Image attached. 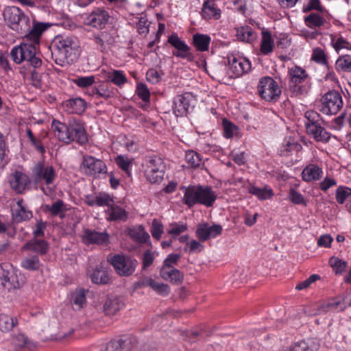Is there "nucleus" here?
Wrapping results in <instances>:
<instances>
[{
  "label": "nucleus",
  "mask_w": 351,
  "mask_h": 351,
  "mask_svg": "<svg viewBox=\"0 0 351 351\" xmlns=\"http://www.w3.org/2000/svg\"><path fill=\"white\" fill-rule=\"evenodd\" d=\"M182 189L184 193L182 202L189 208L196 204L212 207L217 198L216 192L209 186L190 185Z\"/></svg>",
  "instance_id": "obj_1"
},
{
  "label": "nucleus",
  "mask_w": 351,
  "mask_h": 351,
  "mask_svg": "<svg viewBox=\"0 0 351 351\" xmlns=\"http://www.w3.org/2000/svg\"><path fill=\"white\" fill-rule=\"evenodd\" d=\"M52 45L53 48L52 55L58 56L56 62L60 65L69 59L73 60L72 57L75 56L76 51L80 47L76 38L64 35L56 36Z\"/></svg>",
  "instance_id": "obj_2"
},
{
  "label": "nucleus",
  "mask_w": 351,
  "mask_h": 351,
  "mask_svg": "<svg viewBox=\"0 0 351 351\" xmlns=\"http://www.w3.org/2000/svg\"><path fill=\"white\" fill-rule=\"evenodd\" d=\"M32 177L36 184L44 183L46 186H41L40 190L46 195H51L54 189L51 186L53 184L57 175L51 165H45L44 162H37L32 169Z\"/></svg>",
  "instance_id": "obj_3"
},
{
  "label": "nucleus",
  "mask_w": 351,
  "mask_h": 351,
  "mask_svg": "<svg viewBox=\"0 0 351 351\" xmlns=\"http://www.w3.org/2000/svg\"><path fill=\"white\" fill-rule=\"evenodd\" d=\"M289 90L296 96L306 94L309 89L311 77L306 71L299 66H293L289 69Z\"/></svg>",
  "instance_id": "obj_4"
},
{
  "label": "nucleus",
  "mask_w": 351,
  "mask_h": 351,
  "mask_svg": "<svg viewBox=\"0 0 351 351\" xmlns=\"http://www.w3.org/2000/svg\"><path fill=\"white\" fill-rule=\"evenodd\" d=\"M3 17L8 26L21 35H23L29 29V17L17 7L12 6L5 8L3 12Z\"/></svg>",
  "instance_id": "obj_5"
},
{
  "label": "nucleus",
  "mask_w": 351,
  "mask_h": 351,
  "mask_svg": "<svg viewBox=\"0 0 351 351\" xmlns=\"http://www.w3.org/2000/svg\"><path fill=\"white\" fill-rule=\"evenodd\" d=\"M108 261L119 276L128 277L133 274L138 266V261L130 256L123 254L110 255Z\"/></svg>",
  "instance_id": "obj_6"
},
{
  "label": "nucleus",
  "mask_w": 351,
  "mask_h": 351,
  "mask_svg": "<svg viewBox=\"0 0 351 351\" xmlns=\"http://www.w3.org/2000/svg\"><path fill=\"white\" fill-rule=\"evenodd\" d=\"M257 91L262 99L269 102L278 101L282 93L278 83L269 76L261 77L259 80Z\"/></svg>",
  "instance_id": "obj_7"
},
{
  "label": "nucleus",
  "mask_w": 351,
  "mask_h": 351,
  "mask_svg": "<svg viewBox=\"0 0 351 351\" xmlns=\"http://www.w3.org/2000/svg\"><path fill=\"white\" fill-rule=\"evenodd\" d=\"M80 167L85 175L95 178H99L108 173L104 161L88 154L83 156Z\"/></svg>",
  "instance_id": "obj_8"
},
{
  "label": "nucleus",
  "mask_w": 351,
  "mask_h": 351,
  "mask_svg": "<svg viewBox=\"0 0 351 351\" xmlns=\"http://www.w3.org/2000/svg\"><path fill=\"white\" fill-rule=\"evenodd\" d=\"M145 175L150 182L158 183L162 181L165 174V165L163 160L157 156H147L145 160Z\"/></svg>",
  "instance_id": "obj_9"
},
{
  "label": "nucleus",
  "mask_w": 351,
  "mask_h": 351,
  "mask_svg": "<svg viewBox=\"0 0 351 351\" xmlns=\"http://www.w3.org/2000/svg\"><path fill=\"white\" fill-rule=\"evenodd\" d=\"M319 110L326 115L336 114L343 107V99L341 93L336 90L326 93L320 99Z\"/></svg>",
  "instance_id": "obj_10"
},
{
  "label": "nucleus",
  "mask_w": 351,
  "mask_h": 351,
  "mask_svg": "<svg viewBox=\"0 0 351 351\" xmlns=\"http://www.w3.org/2000/svg\"><path fill=\"white\" fill-rule=\"evenodd\" d=\"M231 77H239L247 73L252 69L250 61L239 53H231L227 56Z\"/></svg>",
  "instance_id": "obj_11"
},
{
  "label": "nucleus",
  "mask_w": 351,
  "mask_h": 351,
  "mask_svg": "<svg viewBox=\"0 0 351 351\" xmlns=\"http://www.w3.org/2000/svg\"><path fill=\"white\" fill-rule=\"evenodd\" d=\"M39 45L32 41H27L21 43L20 45L12 48L10 56L12 60L20 64L23 61H27L32 58L34 53H37Z\"/></svg>",
  "instance_id": "obj_12"
},
{
  "label": "nucleus",
  "mask_w": 351,
  "mask_h": 351,
  "mask_svg": "<svg viewBox=\"0 0 351 351\" xmlns=\"http://www.w3.org/2000/svg\"><path fill=\"white\" fill-rule=\"evenodd\" d=\"M194 100V97L191 93L176 95L173 100V113L178 117L186 115L189 109L193 108L192 103Z\"/></svg>",
  "instance_id": "obj_13"
},
{
  "label": "nucleus",
  "mask_w": 351,
  "mask_h": 351,
  "mask_svg": "<svg viewBox=\"0 0 351 351\" xmlns=\"http://www.w3.org/2000/svg\"><path fill=\"white\" fill-rule=\"evenodd\" d=\"M167 42L176 49L172 52L173 56L186 59L189 61L193 60L194 56L191 51V48L178 37L177 34H171L169 36Z\"/></svg>",
  "instance_id": "obj_14"
},
{
  "label": "nucleus",
  "mask_w": 351,
  "mask_h": 351,
  "mask_svg": "<svg viewBox=\"0 0 351 351\" xmlns=\"http://www.w3.org/2000/svg\"><path fill=\"white\" fill-rule=\"evenodd\" d=\"M110 15L104 8H98L93 10L85 19L84 24L96 29H104L108 24Z\"/></svg>",
  "instance_id": "obj_15"
},
{
  "label": "nucleus",
  "mask_w": 351,
  "mask_h": 351,
  "mask_svg": "<svg viewBox=\"0 0 351 351\" xmlns=\"http://www.w3.org/2000/svg\"><path fill=\"white\" fill-rule=\"evenodd\" d=\"M82 241L85 245L96 244L107 245L109 242V234L106 232H98L95 230L86 228L81 237Z\"/></svg>",
  "instance_id": "obj_16"
},
{
  "label": "nucleus",
  "mask_w": 351,
  "mask_h": 351,
  "mask_svg": "<svg viewBox=\"0 0 351 351\" xmlns=\"http://www.w3.org/2000/svg\"><path fill=\"white\" fill-rule=\"evenodd\" d=\"M8 267H11V266L5 263L1 265L3 272L0 276V285L3 289L10 291L19 288V284L15 280L16 276L13 269Z\"/></svg>",
  "instance_id": "obj_17"
},
{
  "label": "nucleus",
  "mask_w": 351,
  "mask_h": 351,
  "mask_svg": "<svg viewBox=\"0 0 351 351\" xmlns=\"http://www.w3.org/2000/svg\"><path fill=\"white\" fill-rule=\"evenodd\" d=\"M68 127L69 129V136H71V143L77 142L80 145L85 144L88 138L85 129L83 125L75 119H71L68 121Z\"/></svg>",
  "instance_id": "obj_18"
},
{
  "label": "nucleus",
  "mask_w": 351,
  "mask_h": 351,
  "mask_svg": "<svg viewBox=\"0 0 351 351\" xmlns=\"http://www.w3.org/2000/svg\"><path fill=\"white\" fill-rule=\"evenodd\" d=\"M222 232V227L218 224L208 226V224H200L197 226L196 235L200 241H206L210 238H215Z\"/></svg>",
  "instance_id": "obj_19"
},
{
  "label": "nucleus",
  "mask_w": 351,
  "mask_h": 351,
  "mask_svg": "<svg viewBox=\"0 0 351 351\" xmlns=\"http://www.w3.org/2000/svg\"><path fill=\"white\" fill-rule=\"evenodd\" d=\"M9 182L12 189L17 193H23L30 184V179L25 173L16 171L10 175Z\"/></svg>",
  "instance_id": "obj_20"
},
{
  "label": "nucleus",
  "mask_w": 351,
  "mask_h": 351,
  "mask_svg": "<svg viewBox=\"0 0 351 351\" xmlns=\"http://www.w3.org/2000/svg\"><path fill=\"white\" fill-rule=\"evenodd\" d=\"M347 296H346L345 294L337 295L330 300L328 302L322 304L317 308V311L312 315L326 313L330 310H337L339 306L340 308V311H343L346 308V305L343 304Z\"/></svg>",
  "instance_id": "obj_21"
},
{
  "label": "nucleus",
  "mask_w": 351,
  "mask_h": 351,
  "mask_svg": "<svg viewBox=\"0 0 351 351\" xmlns=\"http://www.w3.org/2000/svg\"><path fill=\"white\" fill-rule=\"evenodd\" d=\"M117 90L111 87L108 83L102 82L95 85L91 90L90 95L97 99L101 98L106 101L116 97Z\"/></svg>",
  "instance_id": "obj_22"
},
{
  "label": "nucleus",
  "mask_w": 351,
  "mask_h": 351,
  "mask_svg": "<svg viewBox=\"0 0 351 351\" xmlns=\"http://www.w3.org/2000/svg\"><path fill=\"white\" fill-rule=\"evenodd\" d=\"M124 306L121 296L108 297L103 305V311L107 316H113Z\"/></svg>",
  "instance_id": "obj_23"
},
{
  "label": "nucleus",
  "mask_w": 351,
  "mask_h": 351,
  "mask_svg": "<svg viewBox=\"0 0 351 351\" xmlns=\"http://www.w3.org/2000/svg\"><path fill=\"white\" fill-rule=\"evenodd\" d=\"M136 343V339L132 337L112 339L107 343L106 351H130Z\"/></svg>",
  "instance_id": "obj_24"
},
{
  "label": "nucleus",
  "mask_w": 351,
  "mask_h": 351,
  "mask_svg": "<svg viewBox=\"0 0 351 351\" xmlns=\"http://www.w3.org/2000/svg\"><path fill=\"white\" fill-rule=\"evenodd\" d=\"M17 208L12 213V219L16 223L29 221L33 217L32 211L28 209L25 201L22 198L16 200Z\"/></svg>",
  "instance_id": "obj_25"
},
{
  "label": "nucleus",
  "mask_w": 351,
  "mask_h": 351,
  "mask_svg": "<svg viewBox=\"0 0 351 351\" xmlns=\"http://www.w3.org/2000/svg\"><path fill=\"white\" fill-rule=\"evenodd\" d=\"M311 60L320 64L326 66L327 73L326 78L328 79H333L335 77V74L332 67L329 66L328 57L324 50L321 49L320 47H316L313 49Z\"/></svg>",
  "instance_id": "obj_26"
},
{
  "label": "nucleus",
  "mask_w": 351,
  "mask_h": 351,
  "mask_svg": "<svg viewBox=\"0 0 351 351\" xmlns=\"http://www.w3.org/2000/svg\"><path fill=\"white\" fill-rule=\"evenodd\" d=\"M49 25L40 23L34 24L32 28L30 27V21L29 22V29L24 33V37L26 39V41H32L36 43V45L40 44V37L43 32L45 31Z\"/></svg>",
  "instance_id": "obj_27"
},
{
  "label": "nucleus",
  "mask_w": 351,
  "mask_h": 351,
  "mask_svg": "<svg viewBox=\"0 0 351 351\" xmlns=\"http://www.w3.org/2000/svg\"><path fill=\"white\" fill-rule=\"evenodd\" d=\"M302 149V145L293 138L286 137L282 143L278 148V154L281 156H289L294 152H299Z\"/></svg>",
  "instance_id": "obj_28"
},
{
  "label": "nucleus",
  "mask_w": 351,
  "mask_h": 351,
  "mask_svg": "<svg viewBox=\"0 0 351 351\" xmlns=\"http://www.w3.org/2000/svg\"><path fill=\"white\" fill-rule=\"evenodd\" d=\"M23 250H30L39 255H44L49 250V243L43 239H34L26 243L23 247Z\"/></svg>",
  "instance_id": "obj_29"
},
{
  "label": "nucleus",
  "mask_w": 351,
  "mask_h": 351,
  "mask_svg": "<svg viewBox=\"0 0 351 351\" xmlns=\"http://www.w3.org/2000/svg\"><path fill=\"white\" fill-rule=\"evenodd\" d=\"M221 10L217 8L215 1H205L202 5V15L204 19L210 20L211 19L217 20L221 17Z\"/></svg>",
  "instance_id": "obj_30"
},
{
  "label": "nucleus",
  "mask_w": 351,
  "mask_h": 351,
  "mask_svg": "<svg viewBox=\"0 0 351 351\" xmlns=\"http://www.w3.org/2000/svg\"><path fill=\"white\" fill-rule=\"evenodd\" d=\"M106 219L110 221H126L128 219V214L125 209L123 208L113 204H111L105 210Z\"/></svg>",
  "instance_id": "obj_31"
},
{
  "label": "nucleus",
  "mask_w": 351,
  "mask_h": 351,
  "mask_svg": "<svg viewBox=\"0 0 351 351\" xmlns=\"http://www.w3.org/2000/svg\"><path fill=\"white\" fill-rule=\"evenodd\" d=\"M51 128L54 132L55 135L60 141L67 144L71 143V137L69 136L70 132L68 127V123H62L59 121L53 120L52 121Z\"/></svg>",
  "instance_id": "obj_32"
},
{
  "label": "nucleus",
  "mask_w": 351,
  "mask_h": 351,
  "mask_svg": "<svg viewBox=\"0 0 351 351\" xmlns=\"http://www.w3.org/2000/svg\"><path fill=\"white\" fill-rule=\"evenodd\" d=\"M85 202L90 206H108L113 203L114 201L110 195L105 193H99L97 195H87Z\"/></svg>",
  "instance_id": "obj_33"
},
{
  "label": "nucleus",
  "mask_w": 351,
  "mask_h": 351,
  "mask_svg": "<svg viewBox=\"0 0 351 351\" xmlns=\"http://www.w3.org/2000/svg\"><path fill=\"white\" fill-rule=\"evenodd\" d=\"M160 275L162 279L176 285L180 284L183 280L182 273L175 268L167 269L166 267H162Z\"/></svg>",
  "instance_id": "obj_34"
},
{
  "label": "nucleus",
  "mask_w": 351,
  "mask_h": 351,
  "mask_svg": "<svg viewBox=\"0 0 351 351\" xmlns=\"http://www.w3.org/2000/svg\"><path fill=\"white\" fill-rule=\"evenodd\" d=\"M307 133L317 142L327 143L331 138V134L326 131L322 126V123L315 125L307 130Z\"/></svg>",
  "instance_id": "obj_35"
},
{
  "label": "nucleus",
  "mask_w": 351,
  "mask_h": 351,
  "mask_svg": "<svg viewBox=\"0 0 351 351\" xmlns=\"http://www.w3.org/2000/svg\"><path fill=\"white\" fill-rule=\"evenodd\" d=\"M64 106L66 110L72 114H81L86 109L85 101L80 97L65 101Z\"/></svg>",
  "instance_id": "obj_36"
},
{
  "label": "nucleus",
  "mask_w": 351,
  "mask_h": 351,
  "mask_svg": "<svg viewBox=\"0 0 351 351\" xmlns=\"http://www.w3.org/2000/svg\"><path fill=\"white\" fill-rule=\"evenodd\" d=\"M322 173V169L319 167L315 165H309L302 171V176L304 181L311 182L319 180Z\"/></svg>",
  "instance_id": "obj_37"
},
{
  "label": "nucleus",
  "mask_w": 351,
  "mask_h": 351,
  "mask_svg": "<svg viewBox=\"0 0 351 351\" xmlns=\"http://www.w3.org/2000/svg\"><path fill=\"white\" fill-rule=\"evenodd\" d=\"M90 278L93 283L97 285H106L110 280L108 271L103 267L95 268L90 275Z\"/></svg>",
  "instance_id": "obj_38"
},
{
  "label": "nucleus",
  "mask_w": 351,
  "mask_h": 351,
  "mask_svg": "<svg viewBox=\"0 0 351 351\" xmlns=\"http://www.w3.org/2000/svg\"><path fill=\"white\" fill-rule=\"evenodd\" d=\"M210 40V37L206 34L197 33L193 36V44L199 51H208Z\"/></svg>",
  "instance_id": "obj_39"
},
{
  "label": "nucleus",
  "mask_w": 351,
  "mask_h": 351,
  "mask_svg": "<svg viewBox=\"0 0 351 351\" xmlns=\"http://www.w3.org/2000/svg\"><path fill=\"white\" fill-rule=\"evenodd\" d=\"M261 35V52L263 55H268L274 50V40L271 38V33L267 30L262 31Z\"/></svg>",
  "instance_id": "obj_40"
},
{
  "label": "nucleus",
  "mask_w": 351,
  "mask_h": 351,
  "mask_svg": "<svg viewBox=\"0 0 351 351\" xmlns=\"http://www.w3.org/2000/svg\"><path fill=\"white\" fill-rule=\"evenodd\" d=\"M331 45L339 53L341 49H350L351 44L339 34H331L330 35Z\"/></svg>",
  "instance_id": "obj_41"
},
{
  "label": "nucleus",
  "mask_w": 351,
  "mask_h": 351,
  "mask_svg": "<svg viewBox=\"0 0 351 351\" xmlns=\"http://www.w3.org/2000/svg\"><path fill=\"white\" fill-rule=\"evenodd\" d=\"M237 38L243 42L251 43L256 39V34L250 26L240 27L237 29Z\"/></svg>",
  "instance_id": "obj_42"
},
{
  "label": "nucleus",
  "mask_w": 351,
  "mask_h": 351,
  "mask_svg": "<svg viewBox=\"0 0 351 351\" xmlns=\"http://www.w3.org/2000/svg\"><path fill=\"white\" fill-rule=\"evenodd\" d=\"M335 69L338 73H351V55H341L336 60Z\"/></svg>",
  "instance_id": "obj_43"
},
{
  "label": "nucleus",
  "mask_w": 351,
  "mask_h": 351,
  "mask_svg": "<svg viewBox=\"0 0 351 351\" xmlns=\"http://www.w3.org/2000/svg\"><path fill=\"white\" fill-rule=\"evenodd\" d=\"M322 13H311L304 19L305 25L311 29L319 28L326 23V19L321 15Z\"/></svg>",
  "instance_id": "obj_44"
},
{
  "label": "nucleus",
  "mask_w": 351,
  "mask_h": 351,
  "mask_svg": "<svg viewBox=\"0 0 351 351\" xmlns=\"http://www.w3.org/2000/svg\"><path fill=\"white\" fill-rule=\"evenodd\" d=\"M248 192L256 196L260 200L270 199L274 195L273 190L269 187L258 188L253 185L248 187Z\"/></svg>",
  "instance_id": "obj_45"
},
{
  "label": "nucleus",
  "mask_w": 351,
  "mask_h": 351,
  "mask_svg": "<svg viewBox=\"0 0 351 351\" xmlns=\"http://www.w3.org/2000/svg\"><path fill=\"white\" fill-rule=\"evenodd\" d=\"M106 80L109 82L113 83L117 86H121L125 84L127 81V77L123 73V71L120 70H113L106 75Z\"/></svg>",
  "instance_id": "obj_46"
},
{
  "label": "nucleus",
  "mask_w": 351,
  "mask_h": 351,
  "mask_svg": "<svg viewBox=\"0 0 351 351\" xmlns=\"http://www.w3.org/2000/svg\"><path fill=\"white\" fill-rule=\"evenodd\" d=\"M21 267L29 271H37L40 267V262L37 255H32L23 258L21 263Z\"/></svg>",
  "instance_id": "obj_47"
},
{
  "label": "nucleus",
  "mask_w": 351,
  "mask_h": 351,
  "mask_svg": "<svg viewBox=\"0 0 351 351\" xmlns=\"http://www.w3.org/2000/svg\"><path fill=\"white\" fill-rule=\"evenodd\" d=\"M185 160L189 166L195 169L203 164L201 155L193 150H188L185 154Z\"/></svg>",
  "instance_id": "obj_48"
},
{
  "label": "nucleus",
  "mask_w": 351,
  "mask_h": 351,
  "mask_svg": "<svg viewBox=\"0 0 351 351\" xmlns=\"http://www.w3.org/2000/svg\"><path fill=\"white\" fill-rule=\"evenodd\" d=\"M305 118L306 119L305 122L306 131L323 122L319 114L313 110L306 112Z\"/></svg>",
  "instance_id": "obj_49"
},
{
  "label": "nucleus",
  "mask_w": 351,
  "mask_h": 351,
  "mask_svg": "<svg viewBox=\"0 0 351 351\" xmlns=\"http://www.w3.org/2000/svg\"><path fill=\"white\" fill-rule=\"evenodd\" d=\"M18 324L16 318L10 317L5 314L0 315V330L2 332H8Z\"/></svg>",
  "instance_id": "obj_50"
},
{
  "label": "nucleus",
  "mask_w": 351,
  "mask_h": 351,
  "mask_svg": "<svg viewBox=\"0 0 351 351\" xmlns=\"http://www.w3.org/2000/svg\"><path fill=\"white\" fill-rule=\"evenodd\" d=\"M187 230L186 224L182 223L173 222L169 225L167 229V233L171 236L172 239L177 238L180 234Z\"/></svg>",
  "instance_id": "obj_51"
},
{
  "label": "nucleus",
  "mask_w": 351,
  "mask_h": 351,
  "mask_svg": "<svg viewBox=\"0 0 351 351\" xmlns=\"http://www.w3.org/2000/svg\"><path fill=\"white\" fill-rule=\"evenodd\" d=\"M88 291L84 289H76L72 293V301L73 304L76 305L78 309L83 307V304L86 302V293Z\"/></svg>",
  "instance_id": "obj_52"
},
{
  "label": "nucleus",
  "mask_w": 351,
  "mask_h": 351,
  "mask_svg": "<svg viewBox=\"0 0 351 351\" xmlns=\"http://www.w3.org/2000/svg\"><path fill=\"white\" fill-rule=\"evenodd\" d=\"M329 264L336 274H342L347 267V262L335 256L330 258Z\"/></svg>",
  "instance_id": "obj_53"
},
{
  "label": "nucleus",
  "mask_w": 351,
  "mask_h": 351,
  "mask_svg": "<svg viewBox=\"0 0 351 351\" xmlns=\"http://www.w3.org/2000/svg\"><path fill=\"white\" fill-rule=\"evenodd\" d=\"M164 231L163 224L157 219H154L152 221L150 232L154 239L160 240Z\"/></svg>",
  "instance_id": "obj_54"
},
{
  "label": "nucleus",
  "mask_w": 351,
  "mask_h": 351,
  "mask_svg": "<svg viewBox=\"0 0 351 351\" xmlns=\"http://www.w3.org/2000/svg\"><path fill=\"white\" fill-rule=\"evenodd\" d=\"M136 94L145 102H149L150 92L147 86L143 83L136 85Z\"/></svg>",
  "instance_id": "obj_55"
},
{
  "label": "nucleus",
  "mask_w": 351,
  "mask_h": 351,
  "mask_svg": "<svg viewBox=\"0 0 351 351\" xmlns=\"http://www.w3.org/2000/svg\"><path fill=\"white\" fill-rule=\"evenodd\" d=\"M311 10H317L320 13L326 12V9L321 5L319 0H309L308 4L302 8L303 12H308Z\"/></svg>",
  "instance_id": "obj_56"
},
{
  "label": "nucleus",
  "mask_w": 351,
  "mask_h": 351,
  "mask_svg": "<svg viewBox=\"0 0 351 351\" xmlns=\"http://www.w3.org/2000/svg\"><path fill=\"white\" fill-rule=\"evenodd\" d=\"M95 76L80 77L73 80V82L80 88H87L95 83Z\"/></svg>",
  "instance_id": "obj_57"
},
{
  "label": "nucleus",
  "mask_w": 351,
  "mask_h": 351,
  "mask_svg": "<svg viewBox=\"0 0 351 351\" xmlns=\"http://www.w3.org/2000/svg\"><path fill=\"white\" fill-rule=\"evenodd\" d=\"M150 287H152L156 292L163 296L167 295L170 292V287L169 285L158 282L153 279Z\"/></svg>",
  "instance_id": "obj_58"
},
{
  "label": "nucleus",
  "mask_w": 351,
  "mask_h": 351,
  "mask_svg": "<svg viewBox=\"0 0 351 351\" xmlns=\"http://www.w3.org/2000/svg\"><path fill=\"white\" fill-rule=\"evenodd\" d=\"M14 344L19 348H31V342L28 338L23 334H18L13 339Z\"/></svg>",
  "instance_id": "obj_59"
},
{
  "label": "nucleus",
  "mask_w": 351,
  "mask_h": 351,
  "mask_svg": "<svg viewBox=\"0 0 351 351\" xmlns=\"http://www.w3.org/2000/svg\"><path fill=\"white\" fill-rule=\"evenodd\" d=\"M64 202L62 199H58L51 206H47V208L52 216H57L64 210Z\"/></svg>",
  "instance_id": "obj_60"
},
{
  "label": "nucleus",
  "mask_w": 351,
  "mask_h": 351,
  "mask_svg": "<svg viewBox=\"0 0 351 351\" xmlns=\"http://www.w3.org/2000/svg\"><path fill=\"white\" fill-rule=\"evenodd\" d=\"M180 258V254L171 253L165 259L162 267H166L167 269L174 268L173 266L178 264Z\"/></svg>",
  "instance_id": "obj_61"
},
{
  "label": "nucleus",
  "mask_w": 351,
  "mask_h": 351,
  "mask_svg": "<svg viewBox=\"0 0 351 351\" xmlns=\"http://www.w3.org/2000/svg\"><path fill=\"white\" fill-rule=\"evenodd\" d=\"M223 127L224 136L227 138L232 137L234 132L237 130V127L226 119L223 120Z\"/></svg>",
  "instance_id": "obj_62"
},
{
  "label": "nucleus",
  "mask_w": 351,
  "mask_h": 351,
  "mask_svg": "<svg viewBox=\"0 0 351 351\" xmlns=\"http://www.w3.org/2000/svg\"><path fill=\"white\" fill-rule=\"evenodd\" d=\"M289 198L290 201L295 204H306L303 195L293 189H290Z\"/></svg>",
  "instance_id": "obj_63"
},
{
  "label": "nucleus",
  "mask_w": 351,
  "mask_h": 351,
  "mask_svg": "<svg viewBox=\"0 0 351 351\" xmlns=\"http://www.w3.org/2000/svg\"><path fill=\"white\" fill-rule=\"evenodd\" d=\"M146 79L153 84L160 82L162 77L160 73L154 69H149L146 73Z\"/></svg>",
  "instance_id": "obj_64"
}]
</instances>
